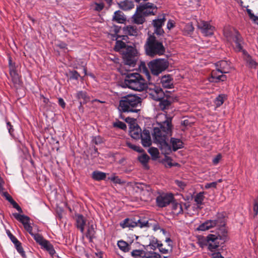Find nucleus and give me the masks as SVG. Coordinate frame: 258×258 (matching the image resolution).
I'll use <instances>...</instances> for the list:
<instances>
[{"label":"nucleus","instance_id":"1","mask_svg":"<svg viewBox=\"0 0 258 258\" xmlns=\"http://www.w3.org/2000/svg\"><path fill=\"white\" fill-rule=\"evenodd\" d=\"M172 117L167 113H158L156 117V123L153 124L152 135L153 142L160 148L161 153L169 155L172 151H176L183 147L182 141L178 138H171L170 145L168 138L172 133Z\"/></svg>","mask_w":258,"mask_h":258},{"label":"nucleus","instance_id":"2","mask_svg":"<svg viewBox=\"0 0 258 258\" xmlns=\"http://www.w3.org/2000/svg\"><path fill=\"white\" fill-rule=\"evenodd\" d=\"M142 99L135 95L129 94L120 98L117 107L119 112V117L126 122L131 119L130 117L124 118L122 113H138L141 110Z\"/></svg>","mask_w":258,"mask_h":258},{"label":"nucleus","instance_id":"3","mask_svg":"<svg viewBox=\"0 0 258 258\" xmlns=\"http://www.w3.org/2000/svg\"><path fill=\"white\" fill-rule=\"evenodd\" d=\"M214 234H210L207 236V242L208 243V249L211 251L217 249L220 244L228 240V231L225 226L217 228Z\"/></svg>","mask_w":258,"mask_h":258},{"label":"nucleus","instance_id":"4","mask_svg":"<svg viewBox=\"0 0 258 258\" xmlns=\"http://www.w3.org/2000/svg\"><path fill=\"white\" fill-rule=\"evenodd\" d=\"M226 37L229 40H232L236 45L235 49L237 51L242 50L243 54V59L246 62L247 66L251 68H255L257 65V63L255 60L252 58L251 56L245 50H242V44L243 40L241 36L237 31L229 34H226Z\"/></svg>","mask_w":258,"mask_h":258},{"label":"nucleus","instance_id":"5","mask_svg":"<svg viewBox=\"0 0 258 258\" xmlns=\"http://www.w3.org/2000/svg\"><path fill=\"white\" fill-rule=\"evenodd\" d=\"M145 49L147 55L150 56L161 55L165 52L162 42L158 40L154 34L150 35L147 39Z\"/></svg>","mask_w":258,"mask_h":258},{"label":"nucleus","instance_id":"6","mask_svg":"<svg viewBox=\"0 0 258 258\" xmlns=\"http://www.w3.org/2000/svg\"><path fill=\"white\" fill-rule=\"evenodd\" d=\"M124 85L128 88L138 91H143L147 86L145 79L139 73H128L125 77Z\"/></svg>","mask_w":258,"mask_h":258},{"label":"nucleus","instance_id":"7","mask_svg":"<svg viewBox=\"0 0 258 258\" xmlns=\"http://www.w3.org/2000/svg\"><path fill=\"white\" fill-rule=\"evenodd\" d=\"M153 126L151 132L147 129H144L142 132L141 128L138 126L131 128L130 132L132 138L135 139H141V143L144 147H149L152 145V140L150 134H152Z\"/></svg>","mask_w":258,"mask_h":258},{"label":"nucleus","instance_id":"8","mask_svg":"<svg viewBox=\"0 0 258 258\" xmlns=\"http://www.w3.org/2000/svg\"><path fill=\"white\" fill-rule=\"evenodd\" d=\"M226 225V218L223 214L218 213L212 219L207 220L201 224L197 228L199 231H204L213 227L216 229L222 226Z\"/></svg>","mask_w":258,"mask_h":258},{"label":"nucleus","instance_id":"9","mask_svg":"<svg viewBox=\"0 0 258 258\" xmlns=\"http://www.w3.org/2000/svg\"><path fill=\"white\" fill-rule=\"evenodd\" d=\"M150 94L154 100L160 101L159 107L162 110H164L169 108L171 102L169 98H164L165 93L160 87L155 86Z\"/></svg>","mask_w":258,"mask_h":258},{"label":"nucleus","instance_id":"10","mask_svg":"<svg viewBox=\"0 0 258 258\" xmlns=\"http://www.w3.org/2000/svg\"><path fill=\"white\" fill-rule=\"evenodd\" d=\"M148 65L152 74L157 76L168 68L169 62L166 58H157L150 61Z\"/></svg>","mask_w":258,"mask_h":258},{"label":"nucleus","instance_id":"11","mask_svg":"<svg viewBox=\"0 0 258 258\" xmlns=\"http://www.w3.org/2000/svg\"><path fill=\"white\" fill-rule=\"evenodd\" d=\"M122 57L125 64L134 66L137 59V51L134 47L127 46L122 52Z\"/></svg>","mask_w":258,"mask_h":258},{"label":"nucleus","instance_id":"12","mask_svg":"<svg viewBox=\"0 0 258 258\" xmlns=\"http://www.w3.org/2000/svg\"><path fill=\"white\" fill-rule=\"evenodd\" d=\"M166 21L165 14H162L159 15L157 18L152 21V24L154 29V34L158 36H163L164 31L162 26L164 25Z\"/></svg>","mask_w":258,"mask_h":258},{"label":"nucleus","instance_id":"13","mask_svg":"<svg viewBox=\"0 0 258 258\" xmlns=\"http://www.w3.org/2000/svg\"><path fill=\"white\" fill-rule=\"evenodd\" d=\"M137 7L138 8V11L139 12H141L145 17L154 15L157 11V7L156 6L149 2L141 4V5Z\"/></svg>","mask_w":258,"mask_h":258},{"label":"nucleus","instance_id":"14","mask_svg":"<svg viewBox=\"0 0 258 258\" xmlns=\"http://www.w3.org/2000/svg\"><path fill=\"white\" fill-rule=\"evenodd\" d=\"M198 28L200 30L203 35L206 37L213 35L215 27L212 26L209 22L202 21L198 24Z\"/></svg>","mask_w":258,"mask_h":258},{"label":"nucleus","instance_id":"15","mask_svg":"<svg viewBox=\"0 0 258 258\" xmlns=\"http://www.w3.org/2000/svg\"><path fill=\"white\" fill-rule=\"evenodd\" d=\"M173 200L172 194H162L157 197L156 202L158 207L163 208L169 205Z\"/></svg>","mask_w":258,"mask_h":258},{"label":"nucleus","instance_id":"16","mask_svg":"<svg viewBox=\"0 0 258 258\" xmlns=\"http://www.w3.org/2000/svg\"><path fill=\"white\" fill-rule=\"evenodd\" d=\"M217 71L221 74H226L229 72L230 68V62L228 61L222 60L215 63Z\"/></svg>","mask_w":258,"mask_h":258},{"label":"nucleus","instance_id":"17","mask_svg":"<svg viewBox=\"0 0 258 258\" xmlns=\"http://www.w3.org/2000/svg\"><path fill=\"white\" fill-rule=\"evenodd\" d=\"M217 73H219L217 70L213 71L211 73V77L209 78V81L210 82L218 83L220 82H224L226 80V76L223 74L222 75H218Z\"/></svg>","mask_w":258,"mask_h":258},{"label":"nucleus","instance_id":"18","mask_svg":"<svg viewBox=\"0 0 258 258\" xmlns=\"http://www.w3.org/2000/svg\"><path fill=\"white\" fill-rule=\"evenodd\" d=\"M86 220L85 218L80 214L76 215V225L77 228L79 229L81 232L83 233Z\"/></svg>","mask_w":258,"mask_h":258},{"label":"nucleus","instance_id":"19","mask_svg":"<svg viewBox=\"0 0 258 258\" xmlns=\"http://www.w3.org/2000/svg\"><path fill=\"white\" fill-rule=\"evenodd\" d=\"M160 82L165 88L170 89L173 87V79L170 75L162 76Z\"/></svg>","mask_w":258,"mask_h":258},{"label":"nucleus","instance_id":"20","mask_svg":"<svg viewBox=\"0 0 258 258\" xmlns=\"http://www.w3.org/2000/svg\"><path fill=\"white\" fill-rule=\"evenodd\" d=\"M145 16L141 12L138 11V7L135 14L133 15L132 19L134 22L137 24H142L145 21Z\"/></svg>","mask_w":258,"mask_h":258},{"label":"nucleus","instance_id":"21","mask_svg":"<svg viewBox=\"0 0 258 258\" xmlns=\"http://www.w3.org/2000/svg\"><path fill=\"white\" fill-rule=\"evenodd\" d=\"M172 211L173 214L178 215L183 213V206L182 203H178L172 201L171 203Z\"/></svg>","mask_w":258,"mask_h":258},{"label":"nucleus","instance_id":"22","mask_svg":"<svg viewBox=\"0 0 258 258\" xmlns=\"http://www.w3.org/2000/svg\"><path fill=\"white\" fill-rule=\"evenodd\" d=\"M76 97L78 100H83V101H81L80 102V106H82V104H86L90 101L89 96L87 95V92L84 91L77 92Z\"/></svg>","mask_w":258,"mask_h":258},{"label":"nucleus","instance_id":"23","mask_svg":"<svg viewBox=\"0 0 258 258\" xmlns=\"http://www.w3.org/2000/svg\"><path fill=\"white\" fill-rule=\"evenodd\" d=\"M121 227L124 228H133L137 227V224L135 219L126 218L120 224Z\"/></svg>","mask_w":258,"mask_h":258},{"label":"nucleus","instance_id":"24","mask_svg":"<svg viewBox=\"0 0 258 258\" xmlns=\"http://www.w3.org/2000/svg\"><path fill=\"white\" fill-rule=\"evenodd\" d=\"M113 20L118 23H123L125 21L126 18L121 11H117L114 14Z\"/></svg>","mask_w":258,"mask_h":258},{"label":"nucleus","instance_id":"25","mask_svg":"<svg viewBox=\"0 0 258 258\" xmlns=\"http://www.w3.org/2000/svg\"><path fill=\"white\" fill-rule=\"evenodd\" d=\"M96 226L93 224L89 225L86 233V237L88 238L90 241H92L93 238H95Z\"/></svg>","mask_w":258,"mask_h":258},{"label":"nucleus","instance_id":"26","mask_svg":"<svg viewBox=\"0 0 258 258\" xmlns=\"http://www.w3.org/2000/svg\"><path fill=\"white\" fill-rule=\"evenodd\" d=\"M106 177V174L104 172L96 170L92 172V178L96 181L104 180Z\"/></svg>","mask_w":258,"mask_h":258},{"label":"nucleus","instance_id":"27","mask_svg":"<svg viewBox=\"0 0 258 258\" xmlns=\"http://www.w3.org/2000/svg\"><path fill=\"white\" fill-rule=\"evenodd\" d=\"M204 192H200L198 193L194 198V201L198 208H201V206L203 204L205 199Z\"/></svg>","mask_w":258,"mask_h":258},{"label":"nucleus","instance_id":"28","mask_svg":"<svg viewBox=\"0 0 258 258\" xmlns=\"http://www.w3.org/2000/svg\"><path fill=\"white\" fill-rule=\"evenodd\" d=\"M13 215L16 220L22 223L23 225L29 222L30 218L27 216L21 215L17 213H13Z\"/></svg>","mask_w":258,"mask_h":258},{"label":"nucleus","instance_id":"29","mask_svg":"<svg viewBox=\"0 0 258 258\" xmlns=\"http://www.w3.org/2000/svg\"><path fill=\"white\" fill-rule=\"evenodd\" d=\"M10 75L15 85H20L21 84V82L20 77L16 70L10 71Z\"/></svg>","mask_w":258,"mask_h":258},{"label":"nucleus","instance_id":"30","mask_svg":"<svg viewBox=\"0 0 258 258\" xmlns=\"http://www.w3.org/2000/svg\"><path fill=\"white\" fill-rule=\"evenodd\" d=\"M42 246L48 251L51 256H53L55 254V251L53 245L48 240H46L43 243Z\"/></svg>","mask_w":258,"mask_h":258},{"label":"nucleus","instance_id":"31","mask_svg":"<svg viewBox=\"0 0 258 258\" xmlns=\"http://www.w3.org/2000/svg\"><path fill=\"white\" fill-rule=\"evenodd\" d=\"M163 246L162 243L161 242L159 241L157 239H153L150 243L149 245L146 246L147 250L149 248H150L153 250H155L156 248H158L159 247H161Z\"/></svg>","mask_w":258,"mask_h":258},{"label":"nucleus","instance_id":"32","mask_svg":"<svg viewBox=\"0 0 258 258\" xmlns=\"http://www.w3.org/2000/svg\"><path fill=\"white\" fill-rule=\"evenodd\" d=\"M194 27L191 23L186 24L182 29L183 33L185 35H190L192 34Z\"/></svg>","mask_w":258,"mask_h":258},{"label":"nucleus","instance_id":"33","mask_svg":"<svg viewBox=\"0 0 258 258\" xmlns=\"http://www.w3.org/2000/svg\"><path fill=\"white\" fill-rule=\"evenodd\" d=\"M117 246L121 250L124 252H128L130 250V245L123 240H119L117 242Z\"/></svg>","mask_w":258,"mask_h":258},{"label":"nucleus","instance_id":"34","mask_svg":"<svg viewBox=\"0 0 258 258\" xmlns=\"http://www.w3.org/2000/svg\"><path fill=\"white\" fill-rule=\"evenodd\" d=\"M126 33L131 36H137L138 34V30L136 26H127L126 28Z\"/></svg>","mask_w":258,"mask_h":258},{"label":"nucleus","instance_id":"35","mask_svg":"<svg viewBox=\"0 0 258 258\" xmlns=\"http://www.w3.org/2000/svg\"><path fill=\"white\" fill-rule=\"evenodd\" d=\"M143 258H160V254L154 251H145Z\"/></svg>","mask_w":258,"mask_h":258},{"label":"nucleus","instance_id":"36","mask_svg":"<svg viewBox=\"0 0 258 258\" xmlns=\"http://www.w3.org/2000/svg\"><path fill=\"white\" fill-rule=\"evenodd\" d=\"M120 7L124 10H127L131 9L133 6V4L128 1H124L121 2L120 3Z\"/></svg>","mask_w":258,"mask_h":258},{"label":"nucleus","instance_id":"37","mask_svg":"<svg viewBox=\"0 0 258 258\" xmlns=\"http://www.w3.org/2000/svg\"><path fill=\"white\" fill-rule=\"evenodd\" d=\"M31 235L33 237L37 243H39L41 246L43 245V243L47 240L44 239L43 237L38 233H32Z\"/></svg>","mask_w":258,"mask_h":258},{"label":"nucleus","instance_id":"38","mask_svg":"<svg viewBox=\"0 0 258 258\" xmlns=\"http://www.w3.org/2000/svg\"><path fill=\"white\" fill-rule=\"evenodd\" d=\"M225 97L226 96L224 94H221L216 98L214 100V103L217 107H219L223 104Z\"/></svg>","mask_w":258,"mask_h":258},{"label":"nucleus","instance_id":"39","mask_svg":"<svg viewBox=\"0 0 258 258\" xmlns=\"http://www.w3.org/2000/svg\"><path fill=\"white\" fill-rule=\"evenodd\" d=\"M150 159L149 156L147 154H142L138 157L139 161L144 166H146Z\"/></svg>","mask_w":258,"mask_h":258},{"label":"nucleus","instance_id":"40","mask_svg":"<svg viewBox=\"0 0 258 258\" xmlns=\"http://www.w3.org/2000/svg\"><path fill=\"white\" fill-rule=\"evenodd\" d=\"M145 252V251L143 250L135 249L132 251L131 254L134 258H138L139 257L143 258Z\"/></svg>","mask_w":258,"mask_h":258},{"label":"nucleus","instance_id":"41","mask_svg":"<svg viewBox=\"0 0 258 258\" xmlns=\"http://www.w3.org/2000/svg\"><path fill=\"white\" fill-rule=\"evenodd\" d=\"M17 251L21 254L23 258H26L25 252L21 245V243L20 241L18 243L14 244Z\"/></svg>","mask_w":258,"mask_h":258},{"label":"nucleus","instance_id":"42","mask_svg":"<svg viewBox=\"0 0 258 258\" xmlns=\"http://www.w3.org/2000/svg\"><path fill=\"white\" fill-rule=\"evenodd\" d=\"M126 145L128 148L138 153H142L144 151V150L141 147L139 146L134 145L130 142H126Z\"/></svg>","mask_w":258,"mask_h":258},{"label":"nucleus","instance_id":"43","mask_svg":"<svg viewBox=\"0 0 258 258\" xmlns=\"http://www.w3.org/2000/svg\"><path fill=\"white\" fill-rule=\"evenodd\" d=\"M126 44L125 42L121 40H116L115 45V50L117 51H119L122 48H126Z\"/></svg>","mask_w":258,"mask_h":258},{"label":"nucleus","instance_id":"44","mask_svg":"<svg viewBox=\"0 0 258 258\" xmlns=\"http://www.w3.org/2000/svg\"><path fill=\"white\" fill-rule=\"evenodd\" d=\"M136 223L137 224V227H139L140 228L146 227L149 226L148 221L146 219H138L136 220Z\"/></svg>","mask_w":258,"mask_h":258},{"label":"nucleus","instance_id":"45","mask_svg":"<svg viewBox=\"0 0 258 258\" xmlns=\"http://www.w3.org/2000/svg\"><path fill=\"white\" fill-rule=\"evenodd\" d=\"M92 143L96 145H99L103 143V139L100 136L93 137Z\"/></svg>","mask_w":258,"mask_h":258},{"label":"nucleus","instance_id":"46","mask_svg":"<svg viewBox=\"0 0 258 258\" xmlns=\"http://www.w3.org/2000/svg\"><path fill=\"white\" fill-rule=\"evenodd\" d=\"M253 211L254 212L253 217H256L258 214V195L257 197L253 200Z\"/></svg>","mask_w":258,"mask_h":258},{"label":"nucleus","instance_id":"47","mask_svg":"<svg viewBox=\"0 0 258 258\" xmlns=\"http://www.w3.org/2000/svg\"><path fill=\"white\" fill-rule=\"evenodd\" d=\"M113 126L123 130H125L126 129V125L125 123L119 120L114 122Z\"/></svg>","mask_w":258,"mask_h":258},{"label":"nucleus","instance_id":"48","mask_svg":"<svg viewBox=\"0 0 258 258\" xmlns=\"http://www.w3.org/2000/svg\"><path fill=\"white\" fill-rule=\"evenodd\" d=\"M198 244L202 248H204L205 247H207L208 248V243L207 242V236L203 237L201 239H199Z\"/></svg>","mask_w":258,"mask_h":258},{"label":"nucleus","instance_id":"49","mask_svg":"<svg viewBox=\"0 0 258 258\" xmlns=\"http://www.w3.org/2000/svg\"><path fill=\"white\" fill-rule=\"evenodd\" d=\"M174 182L176 184V185H177L179 187H180L182 189H184L187 185V182L183 180H175L174 181Z\"/></svg>","mask_w":258,"mask_h":258},{"label":"nucleus","instance_id":"50","mask_svg":"<svg viewBox=\"0 0 258 258\" xmlns=\"http://www.w3.org/2000/svg\"><path fill=\"white\" fill-rule=\"evenodd\" d=\"M70 79L77 80L80 77V74L75 70L70 71Z\"/></svg>","mask_w":258,"mask_h":258},{"label":"nucleus","instance_id":"51","mask_svg":"<svg viewBox=\"0 0 258 258\" xmlns=\"http://www.w3.org/2000/svg\"><path fill=\"white\" fill-rule=\"evenodd\" d=\"M108 179L113 181L115 183L121 184L122 183V181L121 179L117 176L115 175H112L110 177H108Z\"/></svg>","mask_w":258,"mask_h":258},{"label":"nucleus","instance_id":"52","mask_svg":"<svg viewBox=\"0 0 258 258\" xmlns=\"http://www.w3.org/2000/svg\"><path fill=\"white\" fill-rule=\"evenodd\" d=\"M94 5H95V7L94 8V9L95 11H98V12H100L101 10H102L104 7V5L103 3H95L94 4Z\"/></svg>","mask_w":258,"mask_h":258},{"label":"nucleus","instance_id":"53","mask_svg":"<svg viewBox=\"0 0 258 258\" xmlns=\"http://www.w3.org/2000/svg\"><path fill=\"white\" fill-rule=\"evenodd\" d=\"M148 152L151 156H154L155 157H157L158 156L159 153L158 150L156 148H150L148 149Z\"/></svg>","mask_w":258,"mask_h":258},{"label":"nucleus","instance_id":"54","mask_svg":"<svg viewBox=\"0 0 258 258\" xmlns=\"http://www.w3.org/2000/svg\"><path fill=\"white\" fill-rule=\"evenodd\" d=\"M7 234L8 235V236L9 237V238H10V239L11 240L12 242L14 243V244H16V243H18V242L19 241L17 238L14 236L13 235L10 231L9 232H7Z\"/></svg>","mask_w":258,"mask_h":258},{"label":"nucleus","instance_id":"55","mask_svg":"<svg viewBox=\"0 0 258 258\" xmlns=\"http://www.w3.org/2000/svg\"><path fill=\"white\" fill-rule=\"evenodd\" d=\"M217 185V182H212L210 183H207L205 185L206 189H209L210 188H216Z\"/></svg>","mask_w":258,"mask_h":258},{"label":"nucleus","instance_id":"56","mask_svg":"<svg viewBox=\"0 0 258 258\" xmlns=\"http://www.w3.org/2000/svg\"><path fill=\"white\" fill-rule=\"evenodd\" d=\"M9 67L10 70L9 71L16 70L15 64L13 62L11 57H9Z\"/></svg>","mask_w":258,"mask_h":258},{"label":"nucleus","instance_id":"57","mask_svg":"<svg viewBox=\"0 0 258 258\" xmlns=\"http://www.w3.org/2000/svg\"><path fill=\"white\" fill-rule=\"evenodd\" d=\"M222 158V156L220 154H218L215 158L212 160V163L214 165H217Z\"/></svg>","mask_w":258,"mask_h":258},{"label":"nucleus","instance_id":"58","mask_svg":"<svg viewBox=\"0 0 258 258\" xmlns=\"http://www.w3.org/2000/svg\"><path fill=\"white\" fill-rule=\"evenodd\" d=\"M24 226V227L25 228V229L28 231L30 234H31L32 233V226L30 225V224L29 222L23 225Z\"/></svg>","mask_w":258,"mask_h":258},{"label":"nucleus","instance_id":"59","mask_svg":"<svg viewBox=\"0 0 258 258\" xmlns=\"http://www.w3.org/2000/svg\"><path fill=\"white\" fill-rule=\"evenodd\" d=\"M143 72L145 74L146 77H147V79H148V81L150 82L151 80V75L149 72V71L148 70V69L146 68H145L143 69Z\"/></svg>","mask_w":258,"mask_h":258},{"label":"nucleus","instance_id":"60","mask_svg":"<svg viewBox=\"0 0 258 258\" xmlns=\"http://www.w3.org/2000/svg\"><path fill=\"white\" fill-rule=\"evenodd\" d=\"M6 123L9 133L12 136L13 134V132L14 131L13 126L11 125V123L9 121H7Z\"/></svg>","mask_w":258,"mask_h":258},{"label":"nucleus","instance_id":"61","mask_svg":"<svg viewBox=\"0 0 258 258\" xmlns=\"http://www.w3.org/2000/svg\"><path fill=\"white\" fill-rule=\"evenodd\" d=\"M58 103L62 108L64 109L66 107V102L62 98L59 97L58 99Z\"/></svg>","mask_w":258,"mask_h":258},{"label":"nucleus","instance_id":"62","mask_svg":"<svg viewBox=\"0 0 258 258\" xmlns=\"http://www.w3.org/2000/svg\"><path fill=\"white\" fill-rule=\"evenodd\" d=\"M2 196L6 198V199L9 202H10V201H11L13 200L12 197L8 193V192H3Z\"/></svg>","mask_w":258,"mask_h":258},{"label":"nucleus","instance_id":"63","mask_svg":"<svg viewBox=\"0 0 258 258\" xmlns=\"http://www.w3.org/2000/svg\"><path fill=\"white\" fill-rule=\"evenodd\" d=\"M174 27V23L173 21L169 20L167 24V28L168 29L170 30Z\"/></svg>","mask_w":258,"mask_h":258},{"label":"nucleus","instance_id":"64","mask_svg":"<svg viewBox=\"0 0 258 258\" xmlns=\"http://www.w3.org/2000/svg\"><path fill=\"white\" fill-rule=\"evenodd\" d=\"M41 97L43 99V102L47 106H50V104L51 103L49 99L45 97L44 96H42Z\"/></svg>","mask_w":258,"mask_h":258}]
</instances>
